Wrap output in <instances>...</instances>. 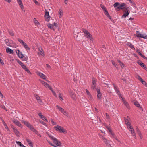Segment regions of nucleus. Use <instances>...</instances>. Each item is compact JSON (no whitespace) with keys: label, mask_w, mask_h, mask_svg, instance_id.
<instances>
[{"label":"nucleus","mask_w":147,"mask_h":147,"mask_svg":"<svg viewBox=\"0 0 147 147\" xmlns=\"http://www.w3.org/2000/svg\"><path fill=\"white\" fill-rule=\"evenodd\" d=\"M54 128L57 131L60 132H62L63 133H66L67 132V131L63 127L57 125L54 127Z\"/></svg>","instance_id":"obj_5"},{"label":"nucleus","mask_w":147,"mask_h":147,"mask_svg":"<svg viewBox=\"0 0 147 147\" xmlns=\"http://www.w3.org/2000/svg\"><path fill=\"white\" fill-rule=\"evenodd\" d=\"M136 78L138 79L140 82L143 80L142 78L139 75H137L136 76Z\"/></svg>","instance_id":"obj_46"},{"label":"nucleus","mask_w":147,"mask_h":147,"mask_svg":"<svg viewBox=\"0 0 147 147\" xmlns=\"http://www.w3.org/2000/svg\"><path fill=\"white\" fill-rule=\"evenodd\" d=\"M11 128L12 129H13V131L17 129L16 128H15L13 126H11Z\"/></svg>","instance_id":"obj_58"},{"label":"nucleus","mask_w":147,"mask_h":147,"mask_svg":"<svg viewBox=\"0 0 147 147\" xmlns=\"http://www.w3.org/2000/svg\"><path fill=\"white\" fill-rule=\"evenodd\" d=\"M142 57H143V58H145V56H144V55H143L141 53H140V54H139Z\"/></svg>","instance_id":"obj_63"},{"label":"nucleus","mask_w":147,"mask_h":147,"mask_svg":"<svg viewBox=\"0 0 147 147\" xmlns=\"http://www.w3.org/2000/svg\"><path fill=\"white\" fill-rule=\"evenodd\" d=\"M126 5V4L125 3H122L120 4L118 2H116L113 5L114 7L115 8V9L119 11L121 9H123V7Z\"/></svg>","instance_id":"obj_2"},{"label":"nucleus","mask_w":147,"mask_h":147,"mask_svg":"<svg viewBox=\"0 0 147 147\" xmlns=\"http://www.w3.org/2000/svg\"><path fill=\"white\" fill-rule=\"evenodd\" d=\"M14 132L16 136H19V131L17 130V129L14 131Z\"/></svg>","instance_id":"obj_41"},{"label":"nucleus","mask_w":147,"mask_h":147,"mask_svg":"<svg viewBox=\"0 0 147 147\" xmlns=\"http://www.w3.org/2000/svg\"><path fill=\"white\" fill-rule=\"evenodd\" d=\"M57 108L64 115L68 116V114L67 112L65 110H64L62 108L60 107L58 105L56 106Z\"/></svg>","instance_id":"obj_9"},{"label":"nucleus","mask_w":147,"mask_h":147,"mask_svg":"<svg viewBox=\"0 0 147 147\" xmlns=\"http://www.w3.org/2000/svg\"><path fill=\"white\" fill-rule=\"evenodd\" d=\"M47 26L51 30H54L53 27L54 25L51 24L50 23H48V24L47 25Z\"/></svg>","instance_id":"obj_27"},{"label":"nucleus","mask_w":147,"mask_h":147,"mask_svg":"<svg viewBox=\"0 0 147 147\" xmlns=\"http://www.w3.org/2000/svg\"><path fill=\"white\" fill-rule=\"evenodd\" d=\"M5 42L6 44L8 46H11L12 43V41L11 40H5Z\"/></svg>","instance_id":"obj_22"},{"label":"nucleus","mask_w":147,"mask_h":147,"mask_svg":"<svg viewBox=\"0 0 147 147\" xmlns=\"http://www.w3.org/2000/svg\"><path fill=\"white\" fill-rule=\"evenodd\" d=\"M70 95L71 98L74 100H75L76 99V97L75 95L73 92H71L70 93Z\"/></svg>","instance_id":"obj_31"},{"label":"nucleus","mask_w":147,"mask_h":147,"mask_svg":"<svg viewBox=\"0 0 147 147\" xmlns=\"http://www.w3.org/2000/svg\"><path fill=\"white\" fill-rule=\"evenodd\" d=\"M38 54L39 55H40L43 57H44L45 56L44 52L42 48L40 47H38Z\"/></svg>","instance_id":"obj_13"},{"label":"nucleus","mask_w":147,"mask_h":147,"mask_svg":"<svg viewBox=\"0 0 147 147\" xmlns=\"http://www.w3.org/2000/svg\"><path fill=\"white\" fill-rule=\"evenodd\" d=\"M59 97L60 98V100H63V99L62 98V95L61 94L59 93Z\"/></svg>","instance_id":"obj_43"},{"label":"nucleus","mask_w":147,"mask_h":147,"mask_svg":"<svg viewBox=\"0 0 147 147\" xmlns=\"http://www.w3.org/2000/svg\"><path fill=\"white\" fill-rule=\"evenodd\" d=\"M26 140L27 142H28V144L30 146H32V143L31 141L30 140H29L28 139H26Z\"/></svg>","instance_id":"obj_34"},{"label":"nucleus","mask_w":147,"mask_h":147,"mask_svg":"<svg viewBox=\"0 0 147 147\" xmlns=\"http://www.w3.org/2000/svg\"><path fill=\"white\" fill-rule=\"evenodd\" d=\"M136 35L137 37L142 38L144 39L147 38V36L145 34H142L138 31H136Z\"/></svg>","instance_id":"obj_10"},{"label":"nucleus","mask_w":147,"mask_h":147,"mask_svg":"<svg viewBox=\"0 0 147 147\" xmlns=\"http://www.w3.org/2000/svg\"><path fill=\"white\" fill-rule=\"evenodd\" d=\"M114 89L115 90V91L117 90H118L117 87L115 85H114Z\"/></svg>","instance_id":"obj_59"},{"label":"nucleus","mask_w":147,"mask_h":147,"mask_svg":"<svg viewBox=\"0 0 147 147\" xmlns=\"http://www.w3.org/2000/svg\"><path fill=\"white\" fill-rule=\"evenodd\" d=\"M23 123L27 127L29 128L32 131H35L34 128L32 126L28 121H23Z\"/></svg>","instance_id":"obj_6"},{"label":"nucleus","mask_w":147,"mask_h":147,"mask_svg":"<svg viewBox=\"0 0 147 147\" xmlns=\"http://www.w3.org/2000/svg\"><path fill=\"white\" fill-rule=\"evenodd\" d=\"M34 130L35 131H33L34 132V133H35L36 134H37L38 135V136L41 137V135H40V134L38 132V131L34 129Z\"/></svg>","instance_id":"obj_47"},{"label":"nucleus","mask_w":147,"mask_h":147,"mask_svg":"<svg viewBox=\"0 0 147 147\" xmlns=\"http://www.w3.org/2000/svg\"><path fill=\"white\" fill-rule=\"evenodd\" d=\"M38 115L42 120L45 121H48L47 119L45 117L44 115H42V113H39L38 114Z\"/></svg>","instance_id":"obj_23"},{"label":"nucleus","mask_w":147,"mask_h":147,"mask_svg":"<svg viewBox=\"0 0 147 147\" xmlns=\"http://www.w3.org/2000/svg\"><path fill=\"white\" fill-rule=\"evenodd\" d=\"M119 98L123 102V103L127 109H129L130 107L129 106V105L128 102L126 101L124 98L122 96H121L120 95L119 96Z\"/></svg>","instance_id":"obj_8"},{"label":"nucleus","mask_w":147,"mask_h":147,"mask_svg":"<svg viewBox=\"0 0 147 147\" xmlns=\"http://www.w3.org/2000/svg\"><path fill=\"white\" fill-rule=\"evenodd\" d=\"M110 133V134L111 135V137L117 140H118V139H117L116 136L113 133L111 130L110 129H108Z\"/></svg>","instance_id":"obj_20"},{"label":"nucleus","mask_w":147,"mask_h":147,"mask_svg":"<svg viewBox=\"0 0 147 147\" xmlns=\"http://www.w3.org/2000/svg\"><path fill=\"white\" fill-rule=\"evenodd\" d=\"M105 101H106L105 103V105L107 107H109V105H110V102L109 101H108L107 99H105Z\"/></svg>","instance_id":"obj_36"},{"label":"nucleus","mask_w":147,"mask_h":147,"mask_svg":"<svg viewBox=\"0 0 147 147\" xmlns=\"http://www.w3.org/2000/svg\"><path fill=\"white\" fill-rule=\"evenodd\" d=\"M36 74L40 76V77L44 79H45L46 76L42 73L39 71H37L36 73Z\"/></svg>","instance_id":"obj_16"},{"label":"nucleus","mask_w":147,"mask_h":147,"mask_svg":"<svg viewBox=\"0 0 147 147\" xmlns=\"http://www.w3.org/2000/svg\"><path fill=\"white\" fill-rule=\"evenodd\" d=\"M101 139L106 144V146L107 147H111V146L109 144V142L108 140H107V139L103 137H101Z\"/></svg>","instance_id":"obj_14"},{"label":"nucleus","mask_w":147,"mask_h":147,"mask_svg":"<svg viewBox=\"0 0 147 147\" xmlns=\"http://www.w3.org/2000/svg\"><path fill=\"white\" fill-rule=\"evenodd\" d=\"M96 80L94 78H93L92 80V85L96 84Z\"/></svg>","instance_id":"obj_40"},{"label":"nucleus","mask_w":147,"mask_h":147,"mask_svg":"<svg viewBox=\"0 0 147 147\" xmlns=\"http://www.w3.org/2000/svg\"><path fill=\"white\" fill-rule=\"evenodd\" d=\"M46 133L51 139L53 141L54 143H55L57 146H61V142L59 141L56 138L49 133L47 132Z\"/></svg>","instance_id":"obj_3"},{"label":"nucleus","mask_w":147,"mask_h":147,"mask_svg":"<svg viewBox=\"0 0 147 147\" xmlns=\"http://www.w3.org/2000/svg\"><path fill=\"white\" fill-rule=\"evenodd\" d=\"M53 95L55 96L56 97H57V95H56L55 93V92L54 91H52V92Z\"/></svg>","instance_id":"obj_57"},{"label":"nucleus","mask_w":147,"mask_h":147,"mask_svg":"<svg viewBox=\"0 0 147 147\" xmlns=\"http://www.w3.org/2000/svg\"><path fill=\"white\" fill-rule=\"evenodd\" d=\"M40 123L42 124L43 125H44L45 126H46L47 125L43 121H40Z\"/></svg>","instance_id":"obj_49"},{"label":"nucleus","mask_w":147,"mask_h":147,"mask_svg":"<svg viewBox=\"0 0 147 147\" xmlns=\"http://www.w3.org/2000/svg\"><path fill=\"white\" fill-rule=\"evenodd\" d=\"M127 45L132 49H134V47L131 43L128 42L126 44Z\"/></svg>","instance_id":"obj_29"},{"label":"nucleus","mask_w":147,"mask_h":147,"mask_svg":"<svg viewBox=\"0 0 147 147\" xmlns=\"http://www.w3.org/2000/svg\"><path fill=\"white\" fill-rule=\"evenodd\" d=\"M6 52L10 54H13V50L9 48H7L6 49Z\"/></svg>","instance_id":"obj_25"},{"label":"nucleus","mask_w":147,"mask_h":147,"mask_svg":"<svg viewBox=\"0 0 147 147\" xmlns=\"http://www.w3.org/2000/svg\"><path fill=\"white\" fill-rule=\"evenodd\" d=\"M124 119L125 123L127 126L128 129L131 132V134L134 137V138H136V134L134 132V131L131 125V124L129 122V118L128 116H127L126 118L124 117Z\"/></svg>","instance_id":"obj_1"},{"label":"nucleus","mask_w":147,"mask_h":147,"mask_svg":"<svg viewBox=\"0 0 147 147\" xmlns=\"http://www.w3.org/2000/svg\"><path fill=\"white\" fill-rule=\"evenodd\" d=\"M112 63L113 65L115 67L117 68V66L116 64H115V63L113 61H112Z\"/></svg>","instance_id":"obj_51"},{"label":"nucleus","mask_w":147,"mask_h":147,"mask_svg":"<svg viewBox=\"0 0 147 147\" xmlns=\"http://www.w3.org/2000/svg\"><path fill=\"white\" fill-rule=\"evenodd\" d=\"M45 9V20L47 22H48L50 18V16L49 14V12L46 9Z\"/></svg>","instance_id":"obj_12"},{"label":"nucleus","mask_w":147,"mask_h":147,"mask_svg":"<svg viewBox=\"0 0 147 147\" xmlns=\"http://www.w3.org/2000/svg\"><path fill=\"white\" fill-rule=\"evenodd\" d=\"M125 13L122 16V18H125L129 13L130 11L128 10L127 12H124Z\"/></svg>","instance_id":"obj_24"},{"label":"nucleus","mask_w":147,"mask_h":147,"mask_svg":"<svg viewBox=\"0 0 147 147\" xmlns=\"http://www.w3.org/2000/svg\"><path fill=\"white\" fill-rule=\"evenodd\" d=\"M9 33L12 36H13L14 35V34L13 32L12 31H8Z\"/></svg>","instance_id":"obj_48"},{"label":"nucleus","mask_w":147,"mask_h":147,"mask_svg":"<svg viewBox=\"0 0 147 147\" xmlns=\"http://www.w3.org/2000/svg\"><path fill=\"white\" fill-rule=\"evenodd\" d=\"M129 2L131 3V4L134 5H135V3H134V1H132V0H129Z\"/></svg>","instance_id":"obj_50"},{"label":"nucleus","mask_w":147,"mask_h":147,"mask_svg":"<svg viewBox=\"0 0 147 147\" xmlns=\"http://www.w3.org/2000/svg\"><path fill=\"white\" fill-rule=\"evenodd\" d=\"M35 97L36 99L37 100L40 99V97L38 95H35Z\"/></svg>","instance_id":"obj_56"},{"label":"nucleus","mask_w":147,"mask_h":147,"mask_svg":"<svg viewBox=\"0 0 147 147\" xmlns=\"http://www.w3.org/2000/svg\"><path fill=\"white\" fill-rule=\"evenodd\" d=\"M105 114H106V119H109V115L107 113H106Z\"/></svg>","instance_id":"obj_55"},{"label":"nucleus","mask_w":147,"mask_h":147,"mask_svg":"<svg viewBox=\"0 0 147 147\" xmlns=\"http://www.w3.org/2000/svg\"><path fill=\"white\" fill-rule=\"evenodd\" d=\"M14 123L18 126L22 128V125L20 124V122L14 119L13 121Z\"/></svg>","instance_id":"obj_21"},{"label":"nucleus","mask_w":147,"mask_h":147,"mask_svg":"<svg viewBox=\"0 0 147 147\" xmlns=\"http://www.w3.org/2000/svg\"><path fill=\"white\" fill-rule=\"evenodd\" d=\"M47 141L48 142V143L50 144V145H51V146H54V147H56V146H55V145L51 143L50 142L48 141L47 140Z\"/></svg>","instance_id":"obj_52"},{"label":"nucleus","mask_w":147,"mask_h":147,"mask_svg":"<svg viewBox=\"0 0 147 147\" xmlns=\"http://www.w3.org/2000/svg\"><path fill=\"white\" fill-rule=\"evenodd\" d=\"M97 98L99 100H100L101 99V97L102 96L101 93H98L97 94Z\"/></svg>","instance_id":"obj_39"},{"label":"nucleus","mask_w":147,"mask_h":147,"mask_svg":"<svg viewBox=\"0 0 147 147\" xmlns=\"http://www.w3.org/2000/svg\"><path fill=\"white\" fill-rule=\"evenodd\" d=\"M38 103L40 105H42V100L40 99L38 100Z\"/></svg>","instance_id":"obj_53"},{"label":"nucleus","mask_w":147,"mask_h":147,"mask_svg":"<svg viewBox=\"0 0 147 147\" xmlns=\"http://www.w3.org/2000/svg\"><path fill=\"white\" fill-rule=\"evenodd\" d=\"M137 129V134L140 137L141 139L142 138V136L141 134V132L139 129H138L137 127H136Z\"/></svg>","instance_id":"obj_30"},{"label":"nucleus","mask_w":147,"mask_h":147,"mask_svg":"<svg viewBox=\"0 0 147 147\" xmlns=\"http://www.w3.org/2000/svg\"><path fill=\"white\" fill-rule=\"evenodd\" d=\"M83 32L84 33L85 36L91 41H92L93 40V39L92 35L88 31L84 29L83 30Z\"/></svg>","instance_id":"obj_4"},{"label":"nucleus","mask_w":147,"mask_h":147,"mask_svg":"<svg viewBox=\"0 0 147 147\" xmlns=\"http://www.w3.org/2000/svg\"><path fill=\"white\" fill-rule=\"evenodd\" d=\"M33 21L35 24H39V23L38 22V21H37V20H36L35 18H34V19Z\"/></svg>","instance_id":"obj_45"},{"label":"nucleus","mask_w":147,"mask_h":147,"mask_svg":"<svg viewBox=\"0 0 147 147\" xmlns=\"http://www.w3.org/2000/svg\"><path fill=\"white\" fill-rule=\"evenodd\" d=\"M16 52L19 58L20 59H22L24 57V55L22 52H20L19 50H16Z\"/></svg>","instance_id":"obj_15"},{"label":"nucleus","mask_w":147,"mask_h":147,"mask_svg":"<svg viewBox=\"0 0 147 147\" xmlns=\"http://www.w3.org/2000/svg\"><path fill=\"white\" fill-rule=\"evenodd\" d=\"M18 41L21 43V44L24 46V48L26 50H30V48L22 40L18 38Z\"/></svg>","instance_id":"obj_7"},{"label":"nucleus","mask_w":147,"mask_h":147,"mask_svg":"<svg viewBox=\"0 0 147 147\" xmlns=\"http://www.w3.org/2000/svg\"><path fill=\"white\" fill-rule=\"evenodd\" d=\"M16 143L17 144V145L20 146V147H26L20 141H16Z\"/></svg>","instance_id":"obj_28"},{"label":"nucleus","mask_w":147,"mask_h":147,"mask_svg":"<svg viewBox=\"0 0 147 147\" xmlns=\"http://www.w3.org/2000/svg\"><path fill=\"white\" fill-rule=\"evenodd\" d=\"M141 82L145 86L147 87V84L145 81L143 80L141 81Z\"/></svg>","instance_id":"obj_44"},{"label":"nucleus","mask_w":147,"mask_h":147,"mask_svg":"<svg viewBox=\"0 0 147 147\" xmlns=\"http://www.w3.org/2000/svg\"><path fill=\"white\" fill-rule=\"evenodd\" d=\"M86 94L87 95V97L88 98V99L91 102H93V98L90 94V93L89 92V91L87 89L85 90Z\"/></svg>","instance_id":"obj_11"},{"label":"nucleus","mask_w":147,"mask_h":147,"mask_svg":"<svg viewBox=\"0 0 147 147\" xmlns=\"http://www.w3.org/2000/svg\"><path fill=\"white\" fill-rule=\"evenodd\" d=\"M17 2L18 3L20 7H21L22 10L24 12L25 11V10L24 8V6L23 5L22 2L21 0H17Z\"/></svg>","instance_id":"obj_17"},{"label":"nucleus","mask_w":147,"mask_h":147,"mask_svg":"<svg viewBox=\"0 0 147 147\" xmlns=\"http://www.w3.org/2000/svg\"><path fill=\"white\" fill-rule=\"evenodd\" d=\"M24 69L30 75H31V74L29 70L26 67V66L25 68H24Z\"/></svg>","instance_id":"obj_38"},{"label":"nucleus","mask_w":147,"mask_h":147,"mask_svg":"<svg viewBox=\"0 0 147 147\" xmlns=\"http://www.w3.org/2000/svg\"><path fill=\"white\" fill-rule=\"evenodd\" d=\"M42 84L46 88H48L49 86V85L47 84L46 82H42Z\"/></svg>","instance_id":"obj_35"},{"label":"nucleus","mask_w":147,"mask_h":147,"mask_svg":"<svg viewBox=\"0 0 147 147\" xmlns=\"http://www.w3.org/2000/svg\"><path fill=\"white\" fill-rule=\"evenodd\" d=\"M51 122L53 125H55L56 124V123L53 121L52 120L51 121Z\"/></svg>","instance_id":"obj_64"},{"label":"nucleus","mask_w":147,"mask_h":147,"mask_svg":"<svg viewBox=\"0 0 147 147\" xmlns=\"http://www.w3.org/2000/svg\"><path fill=\"white\" fill-rule=\"evenodd\" d=\"M96 88V84H92V88L93 89H95Z\"/></svg>","instance_id":"obj_54"},{"label":"nucleus","mask_w":147,"mask_h":147,"mask_svg":"<svg viewBox=\"0 0 147 147\" xmlns=\"http://www.w3.org/2000/svg\"><path fill=\"white\" fill-rule=\"evenodd\" d=\"M137 63L142 67H143L145 66L144 64L142 62L139 61L137 62Z\"/></svg>","instance_id":"obj_37"},{"label":"nucleus","mask_w":147,"mask_h":147,"mask_svg":"<svg viewBox=\"0 0 147 147\" xmlns=\"http://www.w3.org/2000/svg\"><path fill=\"white\" fill-rule=\"evenodd\" d=\"M102 9L105 14L110 19V20H111V18L109 13H108L107 10H106V7H105L104 8Z\"/></svg>","instance_id":"obj_18"},{"label":"nucleus","mask_w":147,"mask_h":147,"mask_svg":"<svg viewBox=\"0 0 147 147\" xmlns=\"http://www.w3.org/2000/svg\"><path fill=\"white\" fill-rule=\"evenodd\" d=\"M17 62L23 68H25L26 66L24 65L19 60H17Z\"/></svg>","instance_id":"obj_26"},{"label":"nucleus","mask_w":147,"mask_h":147,"mask_svg":"<svg viewBox=\"0 0 147 147\" xmlns=\"http://www.w3.org/2000/svg\"><path fill=\"white\" fill-rule=\"evenodd\" d=\"M102 9L105 14L110 19V20H111V18L109 13H108L107 10H106V7H105L104 8Z\"/></svg>","instance_id":"obj_19"},{"label":"nucleus","mask_w":147,"mask_h":147,"mask_svg":"<svg viewBox=\"0 0 147 147\" xmlns=\"http://www.w3.org/2000/svg\"><path fill=\"white\" fill-rule=\"evenodd\" d=\"M128 10H129V7L126 6V5L124 6L123 9V11L124 12H125V11L127 12V11H128Z\"/></svg>","instance_id":"obj_32"},{"label":"nucleus","mask_w":147,"mask_h":147,"mask_svg":"<svg viewBox=\"0 0 147 147\" xmlns=\"http://www.w3.org/2000/svg\"><path fill=\"white\" fill-rule=\"evenodd\" d=\"M116 91V92L117 94H118L119 95V96H120V95L121 96L120 94V92L119 90H117Z\"/></svg>","instance_id":"obj_60"},{"label":"nucleus","mask_w":147,"mask_h":147,"mask_svg":"<svg viewBox=\"0 0 147 147\" xmlns=\"http://www.w3.org/2000/svg\"><path fill=\"white\" fill-rule=\"evenodd\" d=\"M59 18H61L63 15V11L62 10L59 9Z\"/></svg>","instance_id":"obj_33"},{"label":"nucleus","mask_w":147,"mask_h":147,"mask_svg":"<svg viewBox=\"0 0 147 147\" xmlns=\"http://www.w3.org/2000/svg\"><path fill=\"white\" fill-rule=\"evenodd\" d=\"M134 104L137 107H140V105L137 102H134Z\"/></svg>","instance_id":"obj_42"},{"label":"nucleus","mask_w":147,"mask_h":147,"mask_svg":"<svg viewBox=\"0 0 147 147\" xmlns=\"http://www.w3.org/2000/svg\"><path fill=\"white\" fill-rule=\"evenodd\" d=\"M33 1L36 4H38V2L36 0H33Z\"/></svg>","instance_id":"obj_61"},{"label":"nucleus","mask_w":147,"mask_h":147,"mask_svg":"<svg viewBox=\"0 0 147 147\" xmlns=\"http://www.w3.org/2000/svg\"><path fill=\"white\" fill-rule=\"evenodd\" d=\"M53 25H54V26H55V27H57V24L56 23H55V22H54V24H53Z\"/></svg>","instance_id":"obj_62"}]
</instances>
